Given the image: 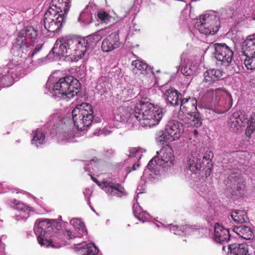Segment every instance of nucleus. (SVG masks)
<instances>
[{"instance_id":"obj_8","label":"nucleus","mask_w":255,"mask_h":255,"mask_svg":"<svg viewBox=\"0 0 255 255\" xmlns=\"http://www.w3.org/2000/svg\"><path fill=\"white\" fill-rule=\"evenodd\" d=\"M38 35V31L32 26H26L21 30L15 39V46H18L22 52L23 50L27 51L28 47L27 39H30L32 42L35 41Z\"/></svg>"},{"instance_id":"obj_59","label":"nucleus","mask_w":255,"mask_h":255,"mask_svg":"<svg viewBox=\"0 0 255 255\" xmlns=\"http://www.w3.org/2000/svg\"><path fill=\"white\" fill-rule=\"evenodd\" d=\"M3 192V191H0V192Z\"/></svg>"},{"instance_id":"obj_58","label":"nucleus","mask_w":255,"mask_h":255,"mask_svg":"<svg viewBox=\"0 0 255 255\" xmlns=\"http://www.w3.org/2000/svg\"><path fill=\"white\" fill-rule=\"evenodd\" d=\"M2 185V184H0V186H1Z\"/></svg>"},{"instance_id":"obj_53","label":"nucleus","mask_w":255,"mask_h":255,"mask_svg":"<svg viewBox=\"0 0 255 255\" xmlns=\"http://www.w3.org/2000/svg\"><path fill=\"white\" fill-rule=\"evenodd\" d=\"M91 179H92V180H93L94 182H95L96 183L98 184V180H97V178H95V177H92H92H91Z\"/></svg>"},{"instance_id":"obj_46","label":"nucleus","mask_w":255,"mask_h":255,"mask_svg":"<svg viewBox=\"0 0 255 255\" xmlns=\"http://www.w3.org/2000/svg\"><path fill=\"white\" fill-rule=\"evenodd\" d=\"M138 152V150L136 147H132L130 149L129 151V155H128L130 157H135L136 153Z\"/></svg>"},{"instance_id":"obj_10","label":"nucleus","mask_w":255,"mask_h":255,"mask_svg":"<svg viewBox=\"0 0 255 255\" xmlns=\"http://www.w3.org/2000/svg\"><path fill=\"white\" fill-rule=\"evenodd\" d=\"M68 10L64 7L60 8L56 6L54 4L50 3L48 10L44 15L43 20H46V23H47L46 24L48 26L53 20L66 21L65 14L67 13Z\"/></svg>"},{"instance_id":"obj_21","label":"nucleus","mask_w":255,"mask_h":255,"mask_svg":"<svg viewBox=\"0 0 255 255\" xmlns=\"http://www.w3.org/2000/svg\"><path fill=\"white\" fill-rule=\"evenodd\" d=\"M61 229V224L56 220L51 219V221L47 230H46V237L48 239L49 237L56 236L59 234V231Z\"/></svg>"},{"instance_id":"obj_42","label":"nucleus","mask_w":255,"mask_h":255,"mask_svg":"<svg viewBox=\"0 0 255 255\" xmlns=\"http://www.w3.org/2000/svg\"><path fill=\"white\" fill-rule=\"evenodd\" d=\"M134 117L139 122L143 119V112L141 111H139V110L137 108L134 110Z\"/></svg>"},{"instance_id":"obj_43","label":"nucleus","mask_w":255,"mask_h":255,"mask_svg":"<svg viewBox=\"0 0 255 255\" xmlns=\"http://www.w3.org/2000/svg\"><path fill=\"white\" fill-rule=\"evenodd\" d=\"M7 80H9V78L7 75H3L1 77L0 81L2 83L1 86L2 87H5V86L8 87L10 85V84H11V82H7Z\"/></svg>"},{"instance_id":"obj_27","label":"nucleus","mask_w":255,"mask_h":255,"mask_svg":"<svg viewBox=\"0 0 255 255\" xmlns=\"http://www.w3.org/2000/svg\"><path fill=\"white\" fill-rule=\"evenodd\" d=\"M231 217L234 222L236 223H246L247 221L246 213L245 211L242 210H236L233 211L231 213Z\"/></svg>"},{"instance_id":"obj_44","label":"nucleus","mask_w":255,"mask_h":255,"mask_svg":"<svg viewBox=\"0 0 255 255\" xmlns=\"http://www.w3.org/2000/svg\"><path fill=\"white\" fill-rule=\"evenodd\" d=\"M213 157V153L210 150H208L205 152L204 155L203 156V159L206 160V161H210L211 158Z\"/></svg>"},{"instance_id":"obj_19","label":"nucleus","mask_w":255,"mask_h":255,"mask_svg":"<svg viewBox=\"0 0 255 255\" xmlns=\"http://www.w3.org/2000/svg\"><path fill=\"white\" fill-rule=\"evenodd\" d=\"M233 231L245 240H251L253 237V233L251 228L244 225L234 227Z\"/></svg>"},{"instance_id":"obj_18","label":"nucleus","mask_w":255,"mask_h":255,"mask_svg":"<svg viewBox=\"0 0 255 255\" xmlns=\"http://www.w3.org/2000/svg\"><path fill=\"white\" fill-rule=\"evenodd\" d=\"M107 29H102L85 38L88 48H93L102 37L107 34Z\"/></svg>"},{"instance_id":"obj_40","label":"nucleus","mask_w":255,"mask_h":255,"mask_svg":"<svg viewBox=\"0 0 255 255\" xmlns=\"http://www.w3.org/2000/svg\"><path fill=\"white\" fill-rule=\"evenodd\" d=\"M72 223L74 227L76 229H78L79 230H83L84 229L85 227L84 223L81 222V221L79 219H73L72 221Z\"/></svg>"},{"instance_id":"obj_4","label":"nucleus","mask_w":255,"mask_h":255,"mask_svg":"<svg viewBox=\"0 0 255 255\" xmlns=\"http://www.w3.org/2000/svg\"><path fill=\"white\" fill-rule=\"evenodd\" d=\"M184 131V126L181 123L175 120H170L168 122L164 130L158 131L156 137V141L163 144L164 143L177 140L180 138Z\"/></svg>"},{"instance_id":"obj_20","label":"nucleus","mask_w":255,"mask_h":255,"mask_svg":"<svg viewBox=\"0 0 255 255\" xmlns=\"http://www.w3.org/2000/svg\"><path fill=\"white\" fill-rule=\"evenodd\" d=\"M103 189L110 195L120 196L123 189L119 184L106 182L104 183Z\"/></svg>"},{"instance_id":"obj_26","label":"nucleus","mask_w":255,"mask_h":255,"mask_svg":"<svg viewBox=\"0 0 255 255\" xmlns=\"http://www.w3.org/2000/svg\"><path fill=\"white\" fill-rule=\"evenodd\" d=\"M144 65L146 66L144 70V80L148 83L149 85L148 86V91H149V87L154 85L155 84V76L152 69L150 66L147 65L146 63H144Z\"/></svg>"},{"instance_id":"obj_50","label":"nucleus","mask_w":255,"mask_h":255,"mask_svg":"<svg viewBox=\"0 0 255 255\" xmlns=\"http://www.w3.org/2000/svg\"><path fill=\"white\" fill-rule=\"evenodd\" d=\"M245 18V15H241V16L239 18V20H237L236 18H235L236 21H238V22H240V21H243Z\"/></svg>"},{"instance_id":"obj_49","label":"nucleus","mask_w":255,"mask_h":255,"mask_svg":"<svg viewBox=\"0 0 255 255\" xmlns=\"http://www.w3.org/2000/svg\"><path fill=\"white\" fill-rule=\"evenodd\" d=\"M66 235L70 238V239H72L75 237L72 235V233L70 231L66 230Z\"/></svg>"},{"instance_id":"obj_45","label":"nucleus","mask_w":255,"mask_h":255,"mask_svg":"<svg viewBox=\"0 0 255 255\" xmlns=\"http://www.w3.org/2000/svg\"><path fill=\"white\" fill-rule=\"evenodd\" d=\"M181 228L182 227L179 226H173L172 227L171 230L174 232H174V234L180 235V234L182 232L181 231Z\"/></svg>"},{"instance_id":"obj_25","label":"nucleus","mask_w":255,"mask_h":255,"mask_svg":"<svg viewBox=\"0 0 255 255\" xmlns=\"http://www.w3.org/2000/svg\"><path fill=\"white\" fill-rule=\"evenodd\" d=\"M65 22L66 21H59L58 20H53L48 26L46 24V20H43V25L44 28L49 32H57L60 30Z\"/></svg>"},{"instance_id":"obj_33","label":"nucleus","mask_w":255,"mask_h":255,"mask_svg":"<svg viewBox=\"0 0 255 255\" xmlns=\"http://www.w3.org/2000/svg\"><path fill=\"white\" fill-rule=\"evenodd\" d=\"M51 3L60 8L64 7L66 10H68L71 6V0H52Z\"/></svg>"},{"instance_id":"obj_30","label":"nucleus","mask_w":255,"mask_h":255,"mask_svg":"<svg viewBox=\"0 0 255 255\" xmlns=\"http://www.w3.org/2000/svg\"><path fill=\"white\" fill-rule=\"evenodd\" d=\"M255 131V115H252L248 121L245 129V135L251 138L252 134Z\"/></svg>"},{"instance_id":"obj_5","label":"nucleus","mask_w":255,"mask_h":255,"mask_svg":"<svg viewBox=\"0 0 255 255\" xmlns=\"http://www.w3.org/2000/svg\"><path fill=\"white\" fill-rule=\"evenodd\" d=\"M220 27V19L214 14L206 13L200 15L195 24V27L199 32L206 35L214 34Z\"/></svg>"},{"instance_id":"obj_47","label":"nucleus","mask_w":255,"mask_h":255,"mask_svg":"<svg viewBox=\"0 0 255 255\" xmlns=\"http://www.w3.org/2000/svg\"><path fill=\"white\" fill-rule=\"evenodd\" d=\"M42 45L41 44H38L36 45L35 49H34L33 51H32V53L31 54V57L32 58L34 54H35L36 53H37L38 51L40 50V49L42 48Z\"/></svg>"},{"instance_id":"obj_35","label":"nucleus","mask_w":255,"mask_h":255,"mask_svg":"<svg viewBox=\"0 0 255 255\" xmlns=\"http://www.w3.org/2000/svg\"><path fill=\"white\" fill-rule=\"evenodd\" d=\"M159 160L160 158L158 156H154L150 160L147 166H146V168L149 170L152 171L155 169L156 166H161V163L159 161Z\"/></svg>"},{"instance_id":"obj_37","label":"nucleus","mask_w":255,"mask_h":255,"mask_svg":"<svg viewBox=\"0 0 255 255\" xmlns=\"http://www.w3.org/2000/svg\"><path fill=\"white\" fill-rule=\"evenodd\" d=\"M97 17L100 19L101 22L108 24L111 17L105 11H101L97 14Z\"/></svg>"},{"instance_id":"obj_29","label":"nucleus","mask_w":255,"mask_h":255,"mask_svg":"<svg viewBox=\"0 0 255 255\" xmlns=\"http://www.w3.org/2000/svg\"><path fill=\"white\" fill-rule=\"evenodd\" d=\"M142 192L137 194V203L133 205V212L134 217L139 221L143 222V211L141 207L139 206L138 203L139 197L141 195Z\"/></svg>"},{"instance_id":"obj_31","label":"nucleus","mask_w":255,"mask_h":255,"mask_svg":"<svg viewBox=\"0 0 255 255\" xmlns=\"http://www.w3.org/2000/svg\"><path fill=\"white\" fill-rule=\"evenodd\" d=\"M246 59L244 60V64L247 69L250 70H255V54H244Z\"/></svg>"},{"instance_id":"obj_2","label":"nucleus","mask_w":255,"mask_h":255,"mask_svg":"<svg viewBox=\"0 0 255 255\" xmlns=\"http://www.w3.org/2000/svg\"><path fill=\"white\" fill-rule=\"evenodd\" d=\"M80 88L79 81L73 76L62 77L56 82L53 88L54 96L71 99L77 96Z\"/></svg>"},{"instance_id":"obj_1","label":"nucleus","mask_w":255,"mask_h":255,"mask_svg":"<svg viewBox=\"0 0 255 255\" xmlns=\"http://www.w3.org/2000/svg\"><path fill=\"white\" fill-rule=\"evenodd\" d=\"M88 49L85 38L70 35L57 39L52 50L54 54L59 56L78 60L82 58Z\"/></svg>"},{"instance_id":"obj_38","label":"nucleus","mask_w":255,"mask_h":255,"mask_svg":"<svg viewBox=\"0 0 255 255\" xmlns=\"http://www.w3.org/2000/svg\"><path fill=\"white\" fill-rule=\"evenodd\" d=\"M17 208L21 210V214L25 213L26 214L24 218H27L29 216V213L31 212V208L30 207L25 206L23 204H18Z\"/></svg>"},{"instance_id":"obj_13","label":"nucleus","mask_w":255,"mask_h":255,"mask_svg":"<svg viewBox=\"0 0 255 255\" xmlns=\"http://www.w3.org/2000/svg\"><path fill=\"white\" fill-rule=\"evenodd\" d=\"M197 100L195 98L188 97L181 100L180 111L184 114H193L197 112Z\"/></svg>"},{"instance_id":"obj_57","label":"nucleus","mask_w":255,"mask_h":255,"mask_svg":"<svg viewBox=\"0 0 255 255\" xmlns=\"http://www.w3.org/2000/svg\"><path fill=\"white\" fill-rule=\"evenodd\" d=\"M63 2L65 3V0H63Z\"/></svg>"},{"instance_id":"obj_34","label":"nucleus","mask_w":255,"mask_h":255,"mask_svg":"<svg viewBox=\"0 0 255 255\" xmlns=\"http://www.w3.org/2000/svg\"><path fill=\"white\" fill-rule=\"evenodd\" d=\"M92 16L90 12L85 11L81 13L79 16V21L83 22L85 24H88L92 21Z\"/></svg>"},{"instance_id":"obj_14","label":"nucleus","mask_w":255,"mask_h":255,"mask_svg":"<svg viewBox=\"0 0 255 255\" xmlns=\"http://www.w3.org/2000/svg\"><path fill=\"white\" fill-rule=\"evenodd\" d=\"M230 238L228 229L224 228L219 223L215 225L214 238L216 242L221 244L227 243Z\"/></svg>"},{"instance_id":"obj_23","label":"nucleus","mask_w":255,"mask_h":255,"mask_svg":"<svg viewBox=\"0 0 255 255\" xmlns=\"http://www.w3.org/2000/svg\"><path fill=\"white\" fill-rule=\"evenodd\" d=\"M80 255H97L99 252V249L93 244L85 245L79 249Z\"/></svg>"},{"instance_id":"obj_36","label":"nucleus","mask_w":255,"mask_h":255,"mask_svg":"<svg viewBox=\"0 0 255 255\" xmlns=\"http://www.w3.org/2000/svg\"><path fill=\"white\" fill-rule=\"evenodd\" d=\"M226 89L223 88H218L214 89V100H218L221 97L226 94Z\"/></svg>"},{"instance_id":"obj_39","label":"nucleus","mask_w":255,"mask_h":255,"mask_svg":"<svg viewBox=\"0 0 255 255\" xmlns=\"http://www.w3.org/2000/svg\"><path fill=\"white\" fill-rule=\"evenodd\" d=\"M214 89L210 88L206 90L204 94V97L209 100H214Z\"/></svg>"},{"instance_id":"obj_48","label":"nucleus","mask_w":255,"mask_h":255,"mask_svg":"<svg viewBox=\"0 0 255 255\" xmlns=\"http://www.w3.org/2000/svg\"><path fill=\"white\" fill-rule=\"evenodd\" d=\"M140 163L138 161L136 163H134L132 167V170H135L139 167Z\"/></svg>"},{"instance_id":"obj_28","label":"nucleus","mask_w":255,"mask_h":255,"mask_svg":"<svg viewBox=\"0 0 255 255\" xmlns=\"http://www.w3.org/2000/svg\"><path fill=\"white\" fill-rule=\"evenodd\" d=\"M33 135L31 140V144L36 147L42 144L45 139V135L41 129H36L33 133Z\"/></svg>"},{"instance_id":"obj_12","label":"nucleus","mask_w":255,"mask_h":255,"mask_svg":"<svg viewBox=\"0 0 255 255\" xmlns=\"http://www.w3.org/2000/svg\"><path fill=\"white\" fill-rule=\"evenodd\" d=\"M120 46L119 32L111 33L104 39L102 44V49L104 52H109Z\"/></svg>"},{"instance_id":"obj_24","label":"nucleus","mask_w":255,"mask_h":255,"mask_svg":"<svg viewBox=\"0 0 255 255\" xmlns=\"http://www.w3.org/2000/svg\"><path fill=\"white\" fill-rule=\"evenodd\" d=\"M202 167L201 159L192 156L187 161V168L193 173H196Z\"/></svg>"},{"instance_id":"obj_22","label":"nucleus","mask_w":255,"mask_h":255,"mask_svg":"<svg viewBox=\"0 0 255 255\" xmlns=\"http://www.w3.org/2000/svg\"><path fill=\"white\" fill-rule=\"evenodd\" d=\"M242 50L244 54H255V37L251 35L247 37L242 47Z\"/></svg>"},{"instance_id":"obj_55","label":"nucleus","mask_w":255,"mask_h":255,"mask_svg":"<svg viewBox=\"0 0 255 255\" xmlns=\"http://www.w3.org/2000/svg\"><path fill=\"white\" fill-rule=\"evenodd\" d=\"M100 132V129L98 130V132H94V133L95 135H98Z\"/></svg>"},{"instance_id":"obj_9","label":"nucleus","mask_w":255,"mask_h":255,"mask_svg":"<svg viewBox=\"0 0 255 255\" xmlns=\"http://www.w3.org/2000/svg\"><path fill=\"white\" fill-rule=\"evenodd\" d=\"M215 57L224 66H229L232 61L233 51L225 43L215 44Z\"/></svg>"},{"instance_id":"obj_56","label":"nucleus","mask_w":255,"mask_h":255,"mask_svg":"<svg viewBox=\"0 0 255 255\" xmlns=\"http://www.w3.org/2000/svg\"><path fill=\"white\" fill-rule=\"evenodd\" d=\"M222 249H223V251H224V250H225V247L224 246L223 247Z\"/></svg>"},{"instance_id":"obj_52","label":"nucleus","mask_w":255,"mask_h":255,"mask_svg":"<svg viewBox=\"0 0 255 255\" xmlns=\"http://www.w3.org/2000/svg\"><path fill=\"white\" fill-rule=\"evenodd\" d=\"M178 118L180 120L185 122H186L187 121H186L185 119H183L182 117H181V114L179 113L178 114Z\"/></svg>"},{"instance_id":"obj_54","label":"nucleus","mask_w":255,"mask_h":255,"mask_svg":"<svg viewBox=\"0 0 255 255\" xmlns=\"http://www.w3.org/2000/svg\"><path fill=\"white\" fill-rule=\"evenodd\" d=\"M193 133L195 135H197L198 134V131H197V129H194L193 130Z\"/></svg>"},{"instance_id":"obj_32","label":"nucleus","mask_w":255,"mask_h":255,"mask_svg":"<svg viewBox=\"0 0 255 255\" xmlns=\"http://www.w3.org/2000/svg\"><path fill=\"white\" fill-rule=\"evenodd\" d=\"M188 115L191 117V126L198 128L202 125V119L199 113L197 112Z\"/></svg>"},{"instance_id":"obj_11","label":"nucleus","mask_w":255,"mask_h":255,"mask_svg":"<svg viewBox=\"0 0 255 255\" xmlns=\"http://www.w3.org/2000/svg\"><path fill=\"white\" fill-rule=\"evenodd\" d=\"M223 72L221 69H212L205 71L202 83L204 86H214L222 79Z\"/></svg>"},{"instance_id":"obj_7","label":"nucleus","mask_w":255,"mask_h":255,"mask_svg":"<svg viewBox=\"0 0 255 255\" xmlns=\"http://www.w3.org/2000/svg\"><path fill=\"white\" fill-rule=\"evenodd\" d=\"M51 219H42L36 220L35 227H34V232H35L37 240L39 244L41 246H50L53 248L56 247L54 245L53 240L45 238V232L48 229Z\"/></svg>"},{"instance_id":"obj_15","label":"nucleus","mask_w":255,"mask_h":255,"mask_svg":"<svg viewBox=\"0 0 255 255\" xmlns=\"http://www.w3.org/2000/svg\"><path fill=\"white\" fill-rule=\"evenodd\" d=\"M164 95L166 97L168 103L173 106H178L179 101L183 99L181 94L173 88H169L164 92Z\"/></svg>"},{"instance_id":"obj_16","label":"nucleus","mask_w":255,"mask_h":255,"mask_svg":"<svg viewBox=\"0 0 255 255\" xmlns=\"http://www.w3.org/2000/svg\"><path fill=\"white\" fill-rule=\"evenodd\" d=\"M228 250L229 255H250L249 246L246 243L230 244Z\"/></svg>"},{"instance_id":"obj_51","label":"nucleus","mask_w":255,"mask_h":255,"mask_svg":"<svg viewBox=\"0 0 255 255\" xmlns=\"http://www.w3.org/2000/svg\"><path fill=\"white\" fill-rule=\"evenodd\" d=\"M4 250V244L0 240V254H2Z\"/></svg>"},{"instance_id":"obj_3","label":"nucleus","mask_w":255,"mask_h":255,"mask_svg":"<svg viewBox=\"0 0 255 255\" xmlns=\"http://www.w3.org/2000/svg\"><path fill=\"white\" fill-rule=\"evenodd\" d=\"M93 114V108L90 104L83 103L77 105L72 112L74 126L79 130H86L92 123Z\"/></svg>"},{"instance_id":"obj_6","label":"nucleus","mask_w":255,"mask_h":255,"mask_svg":"<svg viewBox=\"0 0 255 255\" xmlns=\"http://www.w3.org/2000/svg\"><path fill=\"white\" fill-rule=\"evenodd\" d=\"M144 98V127L157 125L162 117L161 110Z\"/></svg>"},{"instance_id":"obj_41","label":"nucleus","mask_w":255,"mask_h":255,"mask_svg":"<svg viewBox=\"0 0 255 255\" xmlns=\"http://www.w3.org/2000/svg\"><path fill=\"white\" fill-rule=\"evenodd\" d=\"M132 65L136 68L138 70L143 69V63L138 60H134L132 62Z\"/></svg>"},{"instance_id":"obj_17","label":"nucleus","mask_w":255,"mask_h":255,"mask_svg":"<svg viewBox=\"0 0 255 255\" xmlns=\"http://www.w3.org/2000/svg\"><path fill=\"white\" fill-rule=\"evenodd\" d=\"M157 154L161 156L159 162L162 165L163 163L171 162L174 158L173 150L169 144H166L163 146L159 152L157 151Z\"/></svg>"}]
</instances>
